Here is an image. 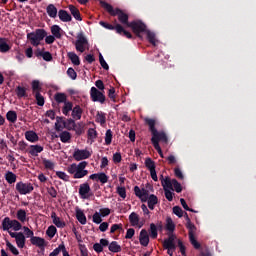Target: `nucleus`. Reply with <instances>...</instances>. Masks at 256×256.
Masks as SVG:
<instances>
[{
  "label": "nucleus",
  "instance_id": "16",
  "mask_svg": "<svg viewBox=\"0 0 256 256\" xmlns=\"http://www.w3.org/2000/svg\"><path fill=\"white\" fill-rule=\"evenodd\" d=\"M160 181H161L164 191H165V189L173 190V180H171V178H169V177L163 178V175H161Z\"/></svg>",
  "mask_w": 256,
  "mask_h": 256
},
{
  "label": "nucleus",
  "instance_id": "5",
  "mask_svg": "<svg viewBox=\"0 0 256 256\" xmlns=\"http://www.w3.org/2000/svg\"><path fill=\"white\" fill-rule=\"evenodd\" d=\"M100 25L105 29H109L110 31H116L118 35H124L125 37H127V39H133V35L130 34V32L126 31L121 24H116L115 26H113L112 24H109L107 22L100 21Z\"/></svg>",
  "mask_w": 256,
  "mask_h": 256
},
{
  "label": "nucleus",
  "instance_id": "62",
  "mask_svg": "<svg viewBox=\"0 0 256 256\" xmlns=\"http://www.w3.org/2000/svg\"><path fill=\"white\" fill-rule=\"evenodd\" d=\"M173 213L174 215H177V217H183V209H181L179 206L173 207Z\"/></svg>",
  "mask_w": 256,
  "mask_h": 256
},
{
  "label": "nucleus",
  "instance_id": "34",
  "mask_svg": "<svg viewBox=\"0 0 256 256\" xmlns=\"http://www.w3.org/2000/svg\"><path fill=\"white\" fill-rule=\"evenodd\" d=\"M59 137H60V141H62V143H69L71 141V133H69L67 131L61 132Z\"/></svg>",
  "mask_w": 256,
  "mask_h": 256
},
{
  "label": "nucleus",
  "instance_id": "47",
  "mask_svg": "<svg viewBox=\"0 0 256 256\" xmlns=\"http://www.w3.org/2000/svg\"><path fill=\"white\" fill-rule=\"evenodd\" d=\"M173 187H174V191H176V193H181L183 191L181 184L176 179L172 180V189H173Z\"/></svg>",
  "mask_w": 256,
  "mask_h": 256
},
{
  "label": "nucleus",
  "instance_id": "8",
  "mask_svg": "<svg viewBox=\"0 0 256 256\" xmlns=\"http://www.w3.org/2000/svg\"><path fill=\"white\" fill-rule=\"evenodd\" d=\"M90 97L94 102H98L102 104L105 103V94H103V91L97 89L96 87L91 88Z\"/></svg>",
  "mask_w": 256,
  "mask_h": 256
},
{
  "label": "nucleus",
  "instance_id": "31",
  "mask_svg": "<svg viewBox=\"0 0 256 256\" xmlns=\"http://www.w3.org/2000/svg\"><path fill=\"white\" fill-rule=\"evenodd\" d=\"M76 219L81 223V225H85L87 223V217L81 210L76 211Z\"/></svg>",
  "mask_w": 256,
  "mask_h": 256
},
{
  "label": "nucleus",
  "instance_id": "21",
  "mask_svg": "<svg viewBox=\"0 0 256 256\" xmlns=\"http://www.w3.org/2000/svg\"><path fill=\"white\" fill-rule=\"evenodd\" d=\"M11 46H9V40L6 38H0V51L1 53H7V51H10Z\"/></svg>",
  "mask_w": 256,
  "mask_h": 256
},
{
  "label": "nucleus",
  "instance_id": "57",
  "mask_svg": "<svg viewBox=\"0 0 256 256\" xmlns=\"http://www.w3.org/2000/svg\"><path fill=\"white\" fill-rule=\"evenodd\" d=\"M32 89L34 93H39L41 91V85L39 84V81L34 80L32 82Z\"/></svg>",
  "mask_w": 256,
  "mask_h": 256
},
{
  "label": "nucleus",
  "instance_id": "52",
  "mask_svg": "<svg viewBox=\"0 0 256 256\" xmlns=\"http://www.w3.org/2000/svg\"><path fill=\"white\" fill-rule=\"evenodd\" d=\"M92 221H93V223H96L97 225L102 223L103 219L101 218V214H99V212H95L92 216Z\"/></svg>",
  "mask_w": 256,
  "mask_h": 256
},
{
  "label": "nucleus",
  "instance_id": "49",
  "mask_svg": "<svg viewBox=\"0 0 256 256\" xmlns=\"http://www.w3.org/2000/svg\"><path fill=\"white\" fill-rule=\"evenodd\" d=\"M166 229L167 231H170V233H173V231H175V223H173V220L171 218H167Z\"/></svg>",
  "mask_w": 256,
  "mask_h": 256
},
{
  "label": "nucleus",
  "instance_id": "33",
  "mask_svg": "<svg viewBox=\"0 0 256 256\" xmlns=\"http://www.w3.org/2000/svg\"><path fill=\"white\" fill-rule=\"evenodd\" d=\"M5 179L7 183H9L10 185H13V183L17 181V175H15V173L13 172H7L5 175Z\"/></svg>",
  "mask_w": 256,
  "mask_h": 256
},
{
  "label": "nucleus",
  "instance_id": "7",
  "mask_svg": "<svg viewBox=\"0 0 256 256\" xmlns=\"http://www.w3.org/2000/svg\"><path fill=\"white\" fill-rule=\"evenodd\" d=\"M128 27L132 29L133 33L137 35V37H141V33H144L146 31L147 26L141 22V21H133L128 24Z\"/></svg>",
  "mask_w": 256,
  "mask_h": 256
},
{
  "label": "nucleus",
  "instance_id": "6",
  "mask_svg": "<svg viewBox=\"0 0 256 256\" xmlns=\"http://www.w3.org/2000/svg\"><path fill=\"white\" fill-rule=\"evenodd\" d=\"M33 189V184L29 182H18L16 184V191H18L20 195H29V193H33Z\"/></svg>",
  "mask_w": 256,
  "mask_h": 256
},
{
  "label": "nucleus",
  "instance_id": "43",
  "mask_svg": "<svg viewBox=\"0 0 256 256\" xmlns=\"http://www.w3.org/2000/svg\"><path fill=\"white\" fill-rule=\"evenodd\" d=\"M86 175H89L88 170H77L76 173L74 174L73 178L74 179H83V177H86Z\"/></svg>",
  "mask_w": 256,
  "mask_h": 256
},
{
  "label": "nucleus",
  "instance_id": "50",
  "mask_svg": "<svg viewBox=\"0 0 256 256\" xmlns=\"http://www.w3.org/2000/svg\"><path fill=\"white\" fill-rule=\"evenodd\" d=\"M6 247H8L9 251H11L13 255H19V250H17V248L13 246L9 240L6 241Z\"/></svg>",
  "mask_w": 256,
  "mask_h": 256
},
{
  "label": "nucleus",
  "instance_id": "22",
  "mask_svg": "<svg viewBox=\"0 0 256 256\" xmlns=\"http://www.w3.org/2000/svg\"><path fill=\"white\" fill-rule=\"evenodd\" d=\"M69 11L71 15L76 19V21H83V18H81V12H79V9L73 5H69Z\"/></svg>",
  "mask_w": 256,
  "mask_h": 256
},
{
  "label": "nucleus",
  "instance_id": "18",
  "mask_svg": "<svg viewBox=\"0 0 256 256\" xmlns=\"http://www.w3.org/2000/svg\"><path fill=\"white\" fill-rule=\"evenodd\" d=\"M58 17L60 21H63L64 23H69V21H71L72 19L69 12H67L66 10H59Z\"/></svg>",
  "mask_w": 256,
  "mask_h": 256
},
{
  "label": "nucleus",
  "instance_id": "60",
  "mask_svg": "<svg viewBox=\"0 0 256 256\" xmlns=\"http://www.w3.org/2000/svg\"><path fill=\"white\" fill-rule=\"evenodd\" d=\"M117 193L122 199H125L127 197V190H125V187H118Z\"/></svg>",
  "mask_w": 256,
  "mask_h": 256
},
{
  "label": "nucleus",
  "instance_id": "64",
  "mask_svg": "<svg viewBox=\"0 0 256 256\" xmlns=\"http://www.w3.org/2000/svg\"><path fill=\"white\" fill-rule=\"evenodd\" d=\"M134 236H135V229L129 228L126 232L125 239H133Z\"/></svg>",
  "mask_w": 256,
  "mask_h": 256
},
{
  "label": "nucleus",
  "instance_id": "14",
  "mask_svg": "<svg viewBox=\"0 0 256 256\" xmlns=\"http://www.w3.org/2000/svg\"><path fill=\"white\" fill-rule=\"evenodd\" d=\"M139 241L143 247H147V245H149V233L147 232V230L145 229L141 230Z\"/></svg>",
  "mask_w": 256,
  "mask_h": 256
},
{
  "label": "nucleus",
  "instance_id": "27",
  "mask_svg": "<svg viewBox=\"0 0 256 256\" xmlns=\"http://www.w3.org/2000/svg\"><path fill=\"white\" fill-rule=\"evenodd\" d=\"M46 12L52 19H55L57 17V7L53 4H49L46 8Z\"/></svg>",
  "mask_w": 256,
  "mask_h": 256
},
{
  "label": "nucleus",
  "instance_id": "23",
  "mask_svg": "<svg viewBox=\"0 0 256 256\" xmlns=\"http://www.w3.org/2000/svg\"><path fill=\"white\" fill-rule=\"evenodd\" d=\"M25 138L27 139V141H30L31 143L39 141V136L37 135V133L33 131H26Z\"/></svg>",
  "mask_w": 256,
  "mask_h": 256
},
{
  "label": "nucleus",
  "instance_id": "13",
  "mask_svg": "<svg viewBox=\"0 0 256 256\" xmlns=\"http://www.w3.org/2000/svg\"><path fill=\"white\" fill-rule=\"evenodd\" d=\"M177 239V236L173 233L168 234V238L164 240L163 242V248L164 249H173L175 251L176 246H175V240Z\"/></svg>",
  "mask_w": 256,
  "mask_h": 256
},
{
  "label": "nucleus",
  "instance_id": "9",
  "mask_svg": "<svg viewBox=\"0 0 256 256\" xmlns=\"http://www.w3.org/2000/svg\"><path fill=\"white\" fill-rule=\"evenodd\" d=\"M89 45V42L87 41V38L80 33L77 35V40L75 42L76 51H79L80 53H85V47Z\"/></svg>",
  "mask_w": 256,
  "mask_h": 256
},
{
  "label": "nucleus",
  "instance_id": "30",
  "mask_svg": "<svg viewBox=\"0 0 256 256\" xmlns=\"http://www.w3.org/2000/svg\"><path fill=\"white\" fill-rule=\"evenodd\" d=\"M67 57L70 59L73 65H81V60H79V56H77L75 52H69Z\"/></svg>",
  "mask_w": 256,
  "mask_h": 256
},
{
  "label": "nucleus",
  "instance_id": "56",
  "mask_svg": "<svg viewBox=\"0 0 256 256\" xmlns=\"http://www.w3.org/2000/svg\"><path fill=\"white\" fill-rule=\"evenodd\" d=\"M98 181H100L102 184H105L109 181V177L106 176L105 173H98Z\"/></svg>",
  "mask_w": 256,
  "mask_h": 256
},
{
  "label": "nucleus",
  "instance_id": "32",
  "mask_svg": "<svg viewBox=\"0 0 256 256\" xmlns=\"http://www.w3.org/2000/svg\"><path fill=\"white\" fill-rule=\"evenodd\" d=\"M16 217L18 221L25 223V221H27V212L23 209H20L17 211Z\"/></svg>",
  "mask_w": 256,
  "mask_h": 256
},
{
  "label": "nucleus",
  "instance_id": "54",
  "mask_svg": "<svg viewBox=\"0 0 256 256\" xmlns=\"http://www.w3.org/2000/svg\"><path fill=\"white\" fill-rule=\"evenodd\" d=\"M57 233V228L55 226H50L47 231L46 234L48 235V237H55V234Z\"/></svg>",
  "mask_w": 256,
  "mask_h": 256
},
{
  "label": "nucleus",
  "instance_id": "10",
  "mask_svg": "<svg viewBox=\"0 0 256 256\" xmlns=\"http://www.w3.org/2000/svg\"><path fill=\"white\" fill-rule=\"evenodd\" d=\"M79 195H80L81 199H89V197H91V195H93L91 193V186L89 185V183L85 182L80 185Z\"/></svg>",
  "mask_w": 256,
  "mask_h": 256
},
{
  "label": "nucleus",
  "instance_id": "29",
  "mask_svg": "<svg viewBox=\"0 0 256 256\" xmlns=\"http://www.w3.org/2000/svg\"><path fill=\"white\" fill-rule=\"evenodd\" d=\"M129 221H130L132 227H136V225H139V214L132 212L129 215Z\"/></svg>",
  "mask_w": 256,
  "mask_h": 256
},
{
  "label": "nucleus",
  "instance_id": "59",
  "mask_svg": "<svg viewBox=\"0 0 256 256\" xmlns=\"http://www.w3.org/2000/svg\"><path fill=\"white\" fill-rule=\"evenodd\" d=\"M56 175L59 179H62V181H69V175H67L65 172L57 171Z\"/></svg>",
  "mask_w": 256,
  "mask_h": 256
},
{
  "label": "nucleus",
  "instance_id": "40",
  "mask_svg": "<svg viewBox=\"0 0 256 256\" xmlns=\"http://www.w3.org/2000/svg\"><path fill=\"white\" fill-rule=\"evenodd\" d=\"M64 127L65 129H68V131H73V129L76 127L75 120L71 118L68 119L66 122H64Z\"/></svg>",
  "mask_w": 256,
  "mask_h": 256
},
{
  "label": "nucleus",
  "instance_id": "20",
  "mask_svg": "<svg viewBox=\"0 0 256 256\" xmlns=\"http://www.w3.org/2000/svg\"><path fill=\"white\" fill-rule=\"evenodd\" d=\"M51 219H52L54 225H56V227H59V228L65 227V222L62 221L61 218L57 217V213L52 212L51 213Z\"/></svg>",
  "mask_w": 256,
  "mask_h": 256
},
{
  "label": "nucleus",
  "instance_id": "63",
  "mask_svg": "<svg viewBox=\"0 0 256 256\" xmlns=\"http://www.w3.org/2000/svg\"><path fill=\"white\" fill-rule=\"evenodd\" d=\"M39 55H41V57H43L44 61H52L53 60V56L49 52H44V53L40 52Z\"/></svg>",
  "mask_w": 256,
  "mask_h": 256
},
{
  "label": "nucleus",
  "instance_id": "3",
  "mask_svg": "<svg viewBox=\"0 0 256 256\" xmlns=\"http://www.w3.org/2000/svg\"><path fill=\"white\" fill-rule=\"evenodd\" d=\"M45 37H47V32L44 29H37L35 32L27 34V39L34 47H39Z\"/></svg>",
  "mask_w": 256,
  "mask_h": 256
},
{
  "label": "nucleus",
  "instance_id": "38",
  "mask_svg": "<svg viewBox=\"0 0 256 256\" xmlns=\"http://www.w3.org/2000/svg\"><path fill=\"white\" fill-rule=\"evenodd\" d=\"M146 35H147V39H148L149 43H151V45H154V47H155V45H157V39L155 38V33L147 30Z\"/></svg>",
  "mask_w": 256,
  "mask_h": 256
},
{
  "label": "nucleus",
  "instance_id": "4",
  "mask_svg": "<svg viewBox=\"0 0 256 256\" xmlns=\"http://www.w3.org/2000/svg\"><path fill=\"white\" fill-rule=\"evenodd\" d=\"M186 227L188 228V237L191 245H193L194 249H201V244L195 238L197 227L195 224L191 223V218H187Z\"/></svg>",
  "mask_w": 256,
  "mask_h": 256
},
{
  "label": "nucleus",
  "instance_id": "37",
  "mask_svg": "<svg viewBox=\"0 0 256 256\" xmlns=\"http://www.w3.org/2000/svg\"><path fill=\"white\" fill-rule=\"evenodd\" d=\"M96 122L100 123V125H105V123H107V118L105 117V113L98 112L96 115Z\"/></svg>",
  "mask_w": 256,
  "mask_h": 256
},
{
  "label": "nucleus",
  "instance_id": "15",
  "mask_svg": "<svg viewBox=\"0 0 256 256\" xmlns=\"http://www.w3.org/2000/svg\"><path fill=\"white\" fill-rule=\"evenodd\" d=\"M83 115V109L81 106L76 105L74 108H72V119L75 121H79Z\"/></svg>",
  "mask_w": 256,
  "mask_h": 256
},
{
  "label": "nucleus",
  "instance_id": "2",
  "mask_svg": "<svg viewBox=\"0 0 256 256\" xmlns=\"http://www.w3.org/2000/svg\"><path fill=\"white\" fill-rule=\"evenodd\" d=\"M100 5L105 9L109 15L112 17H117L118 16V21L122 24L125 25V27H129L131 25V22H129V14L125 13L123 10L116 8L114 9L111 4L100 0Z\"/></svg>",
  "mask_w": 256,
  "mask_h": 256
},
{
  "label": "nucleus",
  "instance_id": "45",
  "mask_svg": "<svg viewBox=\"0 0 256 256\" xmlns=\"http://www.w3.org/2000/svg\"><path fill=\"white\" fill-rule=\"evenodd\" d=\"M42 163L45 169H49L50 171H53V169L55 168V163H53L51 160L43 159Z\"/></svg>",
  "mask_w": 256,
  "mask_h": 256
},
{
  "label": "nucleus",
  "instance_id": "41",
  "mask_svg": "<svg viewBox=\"0 0 256 256\" xmlns=\"http://www.w3.org/2000/svg\"><path fill=\"white\" fill-rule=\"evenodd\" d=\"M55 101L57 103H67V95H65V93H57L55 95Z\"/></svg>",
  "mask_w": 256,
  "mask_h": 256
},
{
  "label": "nucleus",
  "instance_id": "11",
  "mask_svg": "<svg viewBox=\"0 0 256 256\" xmlns=\"http://www.w3.org/2000/svg\"><path fill=\"white\" fill-rule=\"evenodd\" d=\"M73 157L75 161H83V159H89V157H91V152H89V150L87 149H84V150L76 149L74 151Z\"/></svg>",
  "mask_w": 256,
  "mask_h": 256
},
{
  "label": "nucleus",
  "instance_id": "25",
  "mask_svg": "<svg viewBox=\"0 0 256 256\" xmlns=\"http://www.w3.org/2000/svg\"><path fill=\"white\" fill-rule=\"evenodd\" d=\"M15 239H16L17 247H19L20 249H23V247H25V235L19 232L17 233V237Z\"/></svg>",
  "mask_w": 256,
  "mask_h": 256
},
{
  "label": "nucleus",
  "instance_id": "48",
  "mask_svg": "<svg viewBox=\"0 0 256 256\" xmlns=\"http://www.w3.org/2000/svg\"><path fill=\"white\" fill-rule=\"evenodd\" d=\"M145 167H147V169H149V171H153V170H155V162L152 161L151 158H146Z\"/></svg>",
  "mask_w": 256,
  "mask_h": 256
},
{
  "label": "nucleus",
  "instance_id": "36",
  "mask_svg": "<svg viewBox=\"0 0 256 256\" xmlns=\"http://www.w3.org/2000/svg\"><path fill=\"white\" fill-rule=\"evenodd\" d=\"M6 119L10 121V123H15L17 121V112L16 111H8L6 114Z\"/></svg>",
  "mask_w": 256,
  "mask_h": 256
},
{
  "label": "nucleus",
  "instance_id": "12",
  "mask_svg": "<svg viewBox=\"0 0 256 256\" xmlns=\"http://www.w3.org/2000/svg\"><path fill=\"white\" fill-rule=\"evenodd\" d=\"M134 193L136 195V197H139V199H141L142 203H146L149 195V190L145 189V188H139V186H135L134 187Z\"/></svg>",
  "mask_w": 256,
  "mask_h": 256
},
{
  "label": "nucleus",
  "instance_id": "61",
  "mask_svg": "<svg viewBox=\"0 0 256 256\" xmlns=\"http://www.w3.org/2000/svg\"><path fill=\"white\" fill-rule=\"evenodd\" d=\"M21 222L17 221V220H12V229L14 231H21Z\"/></svg>",
  "mask_w": 256,
  "mask_h": 256
},
{
  "label": "nucleus",
  "instance_id": "42",
  "mask_svg": "<svg viewBox=\"0 0 256 256\" xmlns=\"http://www.w3.org/2000/svg\"><path fill=\"white\" fill-rule=\"evenodd\" d=\"M16 95L17 97H19V99H21L22 97H27V89H25L24 87L18 86L16 88Z\"/></svg>",
  "mask_w": 256,
  "mask_h": 256
},
{
  "label": "nucleus",
  "instance_id": "26",
  "mask_svg": "<svg viewBox=\"0 0 256 256\" xmlns=\"http://www.w3.org/2000/svg\"><path fill=\"white\" fill-rule=\"evenodd\" d=\"M13 227V220L9 217H5L2 221V228L3 231H9V229H12Z\"/></svg>",
  "mask_w": 256,
  "mask_h": 256
},
{
  "label": "nucleus",
  "instance_id": "51",
  "mask_svg": "<svg viewBox=\"0 0 256 256\" xmlns=\"http://www.w3.org/2000/svg\"><path fill=\"white\" fill-rule=\"evenodd\" d=\"M111 141H113V132L109 129L106 131L105 143L111 145Z\"/></svg>",
  "mask_w": 256,
  "mask_h": 256
},
{
  "label": "nucleus",
  "instance_id": "53",
  "mask_svg": "<svg viewBox=\"0 0 256 256\" xmlns=\"http://www.w3.org/2000/svg\"><path fill=\"white\" fill-rule=\"evenodd\" d=\"M99 61L102 69H105L106 71H109V64L105 61L102 54H99Z\"/></svg>",
  "mask_w": 256,
  "mask_h": 256
},
{
  "label": "nucleus",
  "instance_id": "17",
  "mask_svg": "<svg viewBox=\"0 0 256 256\" xmlns=\"http://www.w3.org/2000/svg\"><path fill=\"white\" fill-rule=\"evenodd\" d=\"M146 201H148L149 209H151V211H153V209H155V205H157V203H159V198H157V196L155 194H151L150 196H148Z\"/></svg>",
  "mask_w": 256,
  "mask_h": 256
},
{
  "label": "nucleus",
  "instance_id": "35",
  "mask_svg": "<svg viewBox=\"0 0 256 256\" xmlns=\"http://www.w3.org/2000/svg\"><path fill=\"white\" fill-rule=\"evenodd\" d=\"M70 111H73V102H65L62 108L63 115H69Z\"/></svg>",
  "mask_w": 256,
  "mask_h": 256
},
{
  "label": "nucleus",
  "instance_id": "1",
  "mask_svg": "<svg viewBox=\"0 0 256 256\" xmlns=\"http://www.w3.org/2000/svg\"><path fill=\"white\" fill-rule=\"evenodd\" d=\"M144 121L146 125H148L149 131L152 134L151 143L154 149H156L160 157L163 158V150H161V146L159 145V143H162L163 145H167V143H169L167 134H165V132L163 131H157V128H155V125H157V121L155 119L145 118Z\"/></svg>",
  "mask_w": 256,
  "mask_h": 256
},
{
  "label": "nucleus",
  "instance_id": "28",
  "mask_svg": "<svg viewBox=\"0 0 256 256\" xmlns=\"http://www.w3.org/2000/svg\"><path fill=\"white\" fill-rule=\"evenodd\" d=\"M109 251L111 253H121V245L117 243V241H112L108 246Z\"/></svg>",
  "mask_w": 256,
  "mask_h": 256
},
{
  "label": "nucleus",
  "instance_id": "19",
  "mask_svg": "<svg viewBox=\"0 0 256 256\" xmlns=\"http://www.w3.org/2000/svg\"><path fill=\"white\" fill-rule=\"evenodd\" d=\"M43 151V146L40 145H31L28 153L32 155V157H37L39 153Z\"/></svg>",
  "mask_w": 256,
  "mask_h": 256
},
{
  "label": "nucleus",
  "instance_id": "58",
  "mask_svg": "<svg viewBox=\"0 0 256 256\" xmlns=\"http://www.w3.org/2000/svg\"><path fill=\"white\" fill-rule=\"evenodd\" d=\"M67 171H68V173H70V175H75V173H77V171H78L77 164L73 163L70 166H68Z\"/></svg>",
  "mask_w": 256,
  "mask_h": 256
},
{
  "label": "nucleus",
  "instance_id": "55",
  "mask_svg": "<svg viewBox=\"0 0 256 256\" xmlns=\"http://www.w3.org/2000/svg\"><path fill=\"white\" fill-rule=\"evenodd\" d=\"M64 249L65 245L61 244L58 246V248L54 249L53 252L49 254V256H57L59 253H61V251L63 252Z\"/></svg>",
  "mask_w": 256,
  "mask_h": 256
},
{
  "label": "nucleus",
  "instance_id": "44",
  "mask_svg": "<svg viewBox=\"0 0 256 256\" xmlns=\"http://www.w3.org/2000/svg\"><path fill=\"white\" fill-rule=\"evenodd\" d=\"M35 99H36L37 105H39V107H43L45 105V98L43 97V95H41L40 92L35 93Z\"/></svg>",
  "mask_w": 256,
  "mask_h": 256
},
{
  "label": "nucleus",
  "instance_id": "24",
  "mask_svg": "<svg viewBox=\"0 0 256 256\" xmlns=\"http://www.w3.org/2000/svg\"><path fill=\"white\" fill-rule=\"evenodd\" d=\"M32 245H36V247H45V239L37 236H32L30 239Z\"/></svg>",
  "mask_w": 256,
  "mask_h": 256
},
{
  "label": "nucleus",
  "instance_id": "39",
  "mask_svg": "<svg viewBox=\"0 0 256 256\" xmlns=\"http://www.w3.org/2000/svg\"><path fill=\"white\" fill-rule=\"evenodd\" d=\"M51 33L56 39H61V27L54 25L51 27Z\"/></svg>",
  "mask_w": 256,
  "mask_h": 256
},
{
  "label": "nucleus",
  "instance_id": "46",
  "mask_svg": "<svg viewBox=\"0 0 256 256\" xmlns=\"http://www.w3.org/2000/svg\"><path fill=\"white\" fill-rule=\"evenodd\" d=\"M157 226L153 223L150 224V237L151 239H157Z\"/></svg>",
  "mask_w": 256,
  "mask_h": 256
}]
</instances>
